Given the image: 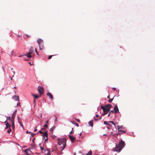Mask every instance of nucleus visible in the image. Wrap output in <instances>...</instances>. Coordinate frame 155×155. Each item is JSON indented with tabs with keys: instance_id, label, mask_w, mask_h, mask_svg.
I'll return each mask as SVG.
<instances>
[{
	"instance_id": "obj_1",
	"label": "nucleus",
	"mask_w": 155,
	"mask_h": 155,
	"mask_svg": "<svg viewBox=\"0 0 155 155\" xmlns=\"http://www.w3.org/2000/svg\"><path fill=\"white\" fill-rule=\"evenodd\" d=\"M125 142L121 140L119 142L118 146L116 144V147L113 149V150L114 151H117L120 152L125 146Z\"/></svg>"
},
{
	"instance_id": "obj_2",
	"label": "nucleus",
	"mask_w": 155,
	"mask_h": 155,
	"mask_svg": "<svg viewBox=\"0 0 155 155\" xmlns=\"http://www.w3.org/2000/svg\"><path fill=\"white\" fill-rule=\"evenodd\" d=\"M58 144L59 146L62 145V146H61L60 148L62 149L61 150H64L65 147L66 145V139L64 138L60 139L58 138Z\"/></svg>"
},
{
	"instance_id": "obj_3",
	"label": "nucleus",
	"mask_w": 155,
	"mask_h": 155,
	"mask_svg": "<svg viewBox=\"0 0 155 155\" xmlns=\"http://www.w3.org/2000/svg\"><path fill=\"white\" fill-rule=\"evenodd\" d=\"M34 52V49L33 47H31L29 50V51L26 55V56L28 58H30L32 57V54Z\"/></svg>"
},
{
	"instance_id": "obj_4",
	"label": "nucleus",
	"mask_w": 155,
	"mask_h": 155,
	"mask_svg": "<svg viewBox=\"0 0 155 155\" xmlns=\"http://www.w3.org/2000/svg\"><path fill=\"white\" fill-rule=\"evenodd\" d=\"M38 90L40 95L43 94L44 93V89L42 87H38Z\"/></svg>"
},
{
	"instance_id": "obj_5",
	"label": "nucleus",
	"mask_w": 155,
	"mask_h": 155,
	"mask_svg": "<svg viewBox=\"0 0 155 155\" xmlns=\"http://www.w3.org/2000/svg\"><path fill=\"white\" fill-rule=\"evenodd\" d=\"M43 139H45V141H46L48 140V134L47 132H45L43 134Z\"/></svg>"
},
{
	"instance_id": "obj_6",
	"label": "nucleus",
	"mask_w": 155,
	"mask_h": 155,
	"mask_svg": "<svg viewBox=\"0 0 155 155\" xmlns=\"http://www.w3.org/2000/svg\"><path fill=\"white\" fill-rule=\"evenodd\" d=\"M101 108L104 111V114H106L107 113L110 111V110H108L105 108V107L103 106H101Z\"/></svg>"
},
{
	"instance_id": "obj_7",
	"label": "nucleus",
	"mask_w": 155,
	"mask_h": 155,
	"mask_svg": "<svg viewBox=\"0 0 155 155\" xmlns=\"http://www.w3.org/2000/svg\"><path fill=\"white\" fill-rule=\"evenodd\" d=\"M17 110H15L13 113L12 116V120H11V121H14V120L15 119V117L16 114L17 113Z\"/></svg>"
},
{
	"instance_id": "obj_8",
	"label": "nucleus",
	"mask_w": 155,
	"mask_h": 155,
	"mask_svg": "<svg viewBox=\"0 0 155 155\" xmlns=\"http://www.w3.org/2000/svg\"><path fill=\"white\" fill-rule=\"evenodd\" d=\"M105 108L108 110H110V108L112 107V106L110 104H107L105 105Z\"/></svg>"
},
{
	"instance_id": "obj_9",
	"label": "nucleus",
	"mask_w": 155,
	"mask_h": 155,
	"mask_svg": "<svg viewBox=\"0 0 155 155\" xmlns=\"http://www.w3.org/2000/svg\"><path fill=\"white\" fill-rule=\"evenodd\" d=\"M37 42L39 45L44 43L43 40L40 38H38L37 39Z\"/></svg>"
},
{
	"instance_id": "obj_10",
	"label": "nucleus",
	"mask_w": 155,
	"mask_h": 155,
	"mask_svg": "<svg viewBox=\"0 0 155 155\" xmlns=\"http://www.w3.org/2000/svg\"><path fill=\"white\" fill-rule=\"evenodd\" d=\"M114 110L116 114L119 112V109L117 105H116L115 106L114 108Z\"/></svg>"
},
{
	"instance_id": "obj_11",
	"label": "nucleus",
	"mask_w": 155,
	"mask_h": 155,
	"mask_svg": "<svg viewBox=\"0 0 155 155\" xmlns=\"http://www.w3.org/2000/svg\"><path fill=\"white\" fill-rule=\"evenodd\" d=\"M69 137L71 140V141L72 143L75 140V137L71 136L70 135H69Z\"/></svg>"
},
{
	"instance_id": "obj_12",
	"label": "nucleus",
	"mask_w": 155,
	"mask_h": 155,
	"mask_svg": "<svg viewBox=\"0 0 155 155\" xmlns=\"http://www.w3.org/2000/svg\"><path fill=\"white\" fill-rule=\"evenodd\" d=\"M40 50H41L44 49V43L39 45Z\"/></svg>"
},
{
	"instance_id": "obj_13",
	"label": "nucleus",
	"mask_w": 155,
	"mask_h": 155,
	"mask_svg": "<svg viewBox=\"0 0 155 155\" xmlns=\"http://www.w3.org/2000/svg\"><path fill=\"white\" fill-rule=\"evenodd\" d=\"M47 95L52 99H53V97L50 93H48L47 94Z\"/></svg>"
},
{
	"instance_id": "obj_14",
	"label": "nucleus",
	"mask_w": 155,
	"mask_h": 155,
	"mask_svg": "<svg viewBox=\"0 0 155 155\" xmlns=\"http://www.w3.org/2000/svg\"><path fill=\"white\" fill-rule=\"evenodd\" d=\"M119 134L120 135L125 133V132L123 130H118Z\"/></svg>"
},
{
	"instance_id": "obj_15",
	"label": "nucleus",
	"mask_w": 155,
	"mask_h": 155,
	"mask_svg": "<svg viewBox=\"0 0 155 155\" xmlns=\"http://www.w3.org/2000/svg\"><path fill=\"white\" fill-rule=\"evenodd\" d=\"M46 151H47L48 152L47 153H45L46 155H51L50 151L49 149H46V150H45V152H46Z\"/></svg>"
},
{
	"instance_id": "obj_16",
	"label": "nucleus",
	"mask_w": 155,
	"mask_h": 155,
	"mask_svg": "<svg viewBox=\"0 0 155 155\" xmlns=\"http://www.w3.org/2000/svg\"><path fill=\"white\" fill-rule=\"evenodd\" d=\"M10 124H9L8 122H7L6 124V129H8V128H10Z\"/></svg>"
},
{
	"instance_id": "obj_17",
	"label": "nucleus",
	"mask_w": 155,
	"mask_h": 155,
	"mask_svg": "<svg viewBox=\"0 0 155 155\" xmlns=\"http://www.w3.org/2000/svg\"><path fill=\"white\" fill-rule=\"evenodd\" d=\"M13 97L14 98H15V101H19V97L18 96H16V95H15L14 96H13Z\"/></svg>"
},
{
	"instance_id": "obj_18",
	"label": "nucleus",
	"mask_w": 155,
	"mask_h": 155,
	"mask_svg": "<svg viewBox=\"0 0 155 155\" xmlns=\"http://www.w3.org/2000/svg\"><path fill=\"white\" fill-rule=\"evenodd\" d=\"M89 124L90 125L91 127L93 126V120H91L89 122Z\"/></svg>"
},
{
	"instance_id": "obj_19",
	"label": "nucleus",
	"mask_w": 155,
	"mask_h": 155,
	"mask_svg": "<svg viewBox=\"0 0 155 155\" xmlns=\"http://www.w3.org/2000/svg\"><path fill=\"white\" fill-rule=\"evenodd\" d=\"M11 122H12V128L14 129L15 128L14 121H12Z\"/></svg>"
},
{
	"instance_id": "obj_20",
	"label": "nucleus",
	"mask_w": 155,
	"mask_h": 155,
	"mask_svg": "<svg viewBox=\"0 0 155 155\" xmlns=\"http://www.w3.org/2000/svg\"><path fill=\"white\" fill-rule=\"evenodd\" d=\"M117 128L118 130H120V129H123V127L122 126H117Z\"/></svg>"
},
{
	"instance_id": "obj_21",
	"label": "nucleus",
	"mask_w": 155,
	"mask_h": 155,
	"mask_svg": "<svg viewBox=\"0 0 155 155\" xmlns=\"http://www.w3.org/2000/svg\"><path fill=\"white\" fill-rule=\"evenodd\" d=\"M32 95L34 97V98L35 99L39 97L38 96H37L35 94H32Z\"/></svg>"
},
{
	"instance_id": "obj_22",
	"label": "nucleus",
	"mask_w": 155,
	"mask_h": 155,
	"mask_svg": "<svg viewBox=\"0 0 155 155\" xmlns=\"http://www.w3.org/2000/svg\"><path fill=\"white\" fill-rule=\"evenodd\" d=\"M55 128V127L53 126L50 129V130L52 133L53 132Z\"/></svg>"
},
{
	"instance_id": "obj_23",
	"label": "nucleus",
	"mask_w": 155,
	"mask_h": 155,
	"mask_svg": "<svg viewBox=\"0 0 155 155\" xmlns=\"http://www.w3.org/2000/svg\"><path fill=\"white\" fill-rule=\"evenodd\" d=\"M108 122L109 123H110V124H113L115 126H116V125H115V123L113 121H109Z\"/></svg>"
},
{
	"instance_id": "obj_24",
	"label": "nucleus",
	"mask_w": 155,
	"mask_h": 155,
	"mask_svg": "<svg viewBox=\"0 0 155 155\" xmlns=\"http://www.w3.org/2000/svg\"><path fill=\"white\" fill-rule=\"evenodd\" d=\"M92 154V152L91 151H90L89 152L86 154V155H91Z\"/></svg>"
},
{
	"instance_id": "obj_25",
	"label": "nucleus",
	"mask_w": 155,
	"mask_h": 155,
	"mask_svg": "<svg viewBox=\"0 0 155 155\" xmlns=\"http://www.w3.org/2000/svg\"><path fill=\"white\" fill-rule=\"evenodd\" d=\"M29 134H30V133L31 134V136L32 137H34L35 136V134H33V133H32V132H29Z\"/></svg>"
},
{
	"instance_id": "obj_26",
	"label": "nucleus",
	"mask_w": 155,
	"mask_h": 155,
	"mask_svg": "<svg viewBox=\"0 0 155 155\" xmlns=\"http://www.w3.org/2000/svg\"><path fill=\"white\" fill-rule=\"evenodd\" d=\"M113 99H114V98H113L112 99H109V100L108 102L109 103H111V102L112 101H113Z\"/></svg>"
},
{
	"instance_id": "obj_27",
	"label": "nucleus",
	"mask_w": 155,
	"mask_h": 155,
	"mask_svg": "<svg viewBox=\"0 0 155 155\" xmlns=\"http://www.w3.org/2000/svg\"><path fill=\"white\" fill-rule=\"evenodd\" d=\"M29 151H30V150L29 149H26L25 150V153H28Z\"/></svg>"
},
{
	"instance_id": "obj_28",
	"label": "nucleus",
	"mask_w": 155,
	"mask_h": 155,
	"mask_svg": "<svg viewBox=\"0 0 155 155\" xmlns=\"http://www.w3.org/2000/svg\"><path fill=\"white\" fill-rule=\"evenodd\" d=\"M108 123H109L108 122H107L106 121H104V124L106 125H109L108 124Z\"/></svg>"
},
{
	"instance_id": "obj_29",
	"label": "nucleus",
	"mask_w": 155,
	"mask_h": 155,
	"mask_svg": "<svg viewBox=\"0 0 155 155\" xmlns=\"http://www.w3.org/2000/svg\"><path fill=\"white\" fill-rule=\"evenodd\" d=\"M18 122L21 121H20L21 120V118H20L19 117H18Z\"/></svg>"
},
{
	"instance_id": "obj_30",
	"label": "nucleus",
	"mask_w": 155,
	"mask_h": 155,
	"mask_svg": "<svg viewBox=\"0 0 155 155\" xmlns=\"http://www.w3.org/2000/svg\"><path fill=\"white\" fill-rule=\"evenodd\" d=\"M48 125L47 124H45L44 125V128L45 129L46 128H47Z\"/></svg>"
},
{
	"instance_id": "obj_31",
	"label": "nucleus",
	"mask_w": 155,
	"mask_h": 155,
	"mask_svg": "<svg viewBox=\"0 0 155 155\" xmlns=\"http://www.w3.org/2000/svg\"><path fill=\"white\" fill-rule=\"evenodd\" d=\"M40 149H41V150H42L41 152L43 153V150H44V148H43V147H40Z\"/></svg>"
},
{
	"instance_id": "obj_32",
	"label": "nucleus",
	"mask_w": 155,
	"mask_h": 155,
	"mask_svg": "<svg viewBox=\"0 0 155 155\" xmlns=\"http://www.w3.org/2000/svg\"><path fill=\"white\" fill-rule=\"evenodd\" d=\"M101 118H102L101 117H100V118L99 119H95V117H94V120H95V121H97V120H101Z\"/></svg>"
},
{
	"instance_id": "obj_33",
	"label": "nucleus",
	"mask_w": 155,
	"mask_h": 155,
	"mask_svg": "<svg viewBox=\"0 0 155 155\" xmlns=\"http://www.w3.org/2000/svg\"><path fill=\"white\" fill-rule=\"evenodd\" d=\"M114 113V111L113 110H111L110 112H109L110 114H113Z\"/></svg>"
},
{
	"instance_id": "obj_34",
	"label": "nucleus",
	"mask_w": 155,
	"mask_h": 155,
	"mask_svg": "<svg viewBox=\"0 0 155 155\" xmlns=\"http://www.w3.org/2000/svg\"><path fill=\"white\" fill-rule=\"evenodd\" d=\"M11 129H10V128H9V129H8V131H7V132H8V133H10L11 132Z\"/></svg>"
},
{
	"instance_id": "obj_35",
	"label": "nucleus",
	"mask_w": 155,
	"mask_h": 155,
	"mask_svg": "<svg viewBox=\"0 0 155 155\" xmlns=\"http://www.w3.org/2000/svg\"><path fill=\"white\" fill-rule=\"evenodd\" d=\"M75 120L78 122L79 123H80V120H79V119H76V118H75Z\"/></svg>"
},
{
	"instance_id": "obj_36",
	"label": "nucleus",
	"mask_w": 155,
	"mask_h": 155,
	"mask_svg": "<svg viewBox=\"0 0 155 155\" xmlns=\"http://www.w3.org/2000/svg\"><path fill=\"white\" fill-rule=\"evenodd\" d=\"M53 55H50L48 57V59H50L51 58H52V57L53 56Z\"/></svg>"
},
{
	"instance_id": "obj_37",
	"label": "nucleus",
	"mask_w": 155,
	"mask_h": 155,
	"mask_svg": "<svg viewBox=\"0 0 155 155\" xmlns=\"http://www.w3.org/2000/svg\"><path fill=\"white\" fill-rule=\"evenodd\" d=\"M35 52H36V53L38 55V51H37V49H36V48H35Z\"/></svg>"
},
{
	"instance_id": "obj_38",
	"label": "nucleus",
	"mask_w": 155,
	"mask_h": 155,
	"mask_svg": "<svg viewBox=\"0 0 155 155\" xmlns=\"http://www.w3.org/2000/svg\"><path fill=\"white\" fill-rule=\"evenodd\" d=\"M18 122L20 124V125L21 126L22 125H23L22 123L20 121V122Z\"/></svg>"
},
{
	"instance_id": "obj_39",
	"label": "nucleus",
	"mask_w": 155,
	"mask_h": 155,
	"mask_svg": "<svg viewBox=\"0 0 155 155\" xmlns=\"http://www.w3.org/2000/svg\"><path fill=\"white\" fill-rule=\"evenodd\" d=\"M74 124L77 127H78L79 125V124L76 123H75Z\"/></svg>"
},
{
	"instance_id": "obj_40",
	"label": "nucleus",
	"mask_w": 155,
	"mask_h": 155,
	"mask_svg": "<svg viewBox=\"0 0 155 155\" xmlns=\"http://www.w3.org/2000/svg\"><path fill=\"white\" fill-rule=\"evenodd\" d=\"M37 127L35 128V129H34V132H35L36 131H37Z\"/></svg>"
},
{
	"instance_id": "obj_41",
	"label": "nucleus",
	"mask_w": 155,
	"mask_h": 155,
	"mask_svg": "<svg viewBox=\"0 0 155 155\" xmlns=\"http://www.w3.org/2000/svg\"><path fill=\"white\" fill-rule=\"evenodd\" d=\"M39 132L41 134H43V132L41 131V130L39 131Z\"/></svg>"
},
{
	"instance_id": "obj_42",
	"label": "nucleus",
	"mask_w": 155,
	"mask_h": 155,
	"mask_svg": "<svg viewBox=\"0 0 155 155\" xmlns=\"http://www.w3.org/2000/svg\"><path fill=\"white\" fill-rule=\"evenodd\" d=\"M48 122H49V120H47L46 122H45V124H48Z\"/></svg>"
},
{
	"instance_id": "obj_43",
	"label": "nucleus",
	"mask_w": 155,
	"mask_h": 155,
	"mask_svg": "<svg viewBox=\"0 0 155 155\" xmlns=\"http://www.w3.org/2000/svg\"><path fill=\"white\" fill-rule=\"evenodd\" d=\"M12 72H13V76H12V77H14V75H15V71H12Z\"/></svg>"
},
{
	"instance_id": "obj_44",
	"label": "nucleus",
	"mask_w": 155,
	"mask_h": 155,
	"mask_svg": "<svg viewBox=\"0 0 155 155\" xmlns=\"http://www.w3.org/2000/svg\"><path fill=\"white\" fill-rule=\"evenodd\" d=\"M99 117V115H97V114H96V115H95V117Z\"/></svg>"
},
{
	"instance_id": "obj_45",
	"label": "nucleus",
	"mask_w": 155,
	"mask_h": 155,
	"mask_svg": "<svg viewBox=\"0 0 155 155\" xmlns=\"http://www.w3.org/2000/svg\"><path fill=\"white\" fill-rule=\"evenodd\" d=\"M34 103L35 104H36V100H35V99H34Z\"/></svg>"
},
{
	"instance_id": "obj_46",
	"label": "nucleus",
	"mask_w": 155,
	"mask_h": 155,
	"mask_svg": "<svg viewBox=\"0 0 155 155\" xmlns=\"http://www.w3.org/2000/svg\"><path fill=\"white\" fill-rule=\"evenodd\" d=\"M8 120H11V117H8Z\"/></svg>"
},
{
	"instance_id": "obj_47",
	"label": "nucleus",
	"mask_w": 155,
	"mask_h": 155,
	"mask_svg": "<svg viewBox=\"0 0 155 155\" xmlns=\"http://www.w3.org/2000/svg\"><path fill=\"white\" fill-rule=\"evenodd\" d=\"M35 138H34L33 140H32V142L33 143H34V140H35Z\"/></svg>"
},
{
	"instance_id": "obj_48",
	"label": "nucleus",
	"mask_w": 155,
	"mask_h": 155,
	"mask_svg": "<svg viewBox=\"0 0 155 155\" xmlns=\"http://www.w3.org/2000/svg\"><path fill=\"white\" fill-rule=\"evenodd\" d=\"M107 98L108 99H110V96L109 95L107 97Z\"/></svg>"
},
{
	"instance_id": "obj_49",
	"label": "nucleus",
	"mask_w": 155,
	"mask_h": 155,
	"mask_svg": "<svg viewBox=\"0 0 155 155\" xmlns=\"http://www.w3.org/2000/svg\"><path fill=\"white\" fill-rule=\"evenodd\" d=\"M113 89L114 91H115L116 89V88L115 87H114L113 88Z\"/></svg>"
},
{
	"instance_id": "obj_50",
	"label": "nucleus",
	"mask_w": 155,
	"mask_h": 155,
	"mask_svg": "<svg viewBox=\"0 0 155 155\" xmlns=\"http://www.w3.org/2000/svg\"><path fill=\"white\" fill-rule=\"evenodd\" d=\"M73 132H72V131H71L70 132V134H73Z\"/></svg>"
},
{
	"instance_id": "obj_51",
	"label": "nucleus",
	"mask_w": 155,
	"mask_h": 155,
	"mask_svg": "<svg viewBox=\"0 0 155 155\" xmlns=\"http://www.w3.org/2000/svg\"><path fill=\"white\" fill-rule=\"evenodd\" d=\"M116 135H118L119 134V133H116L115 134Z\"/></svg>"
},
{
	"instance_id": "obj_52",
	"label": "nucleus",
	"mask_w": 155,
	"mask_h": 155,
	"mask_svg": "<svg viewBox=\"0 0 155 155\" xmlns=\"http://www.w3.org/2000/svg\"><path fill=\"white\" fill-rule=\"evenodd\" d=\"M21 127H22L23 129H24V126H23V125H21Z\"/></svg>"
},
{
	"instance_id": "obj_53",
	"label": "nucleus",
	"mask_w": 155,
	"mask_h": 155,
	"mask_svg": "<svg viewBox=\"0 0 155 155\" xmlns=\"http://www.w3.org/2000/svg\"><path fill=\"white\" fill-rule=\"evenodd\" d=\"M111 114H110V113H109L108 115V117H109L110 115Z\"/></svg>"
},
{
	"instance_id": "obj_54",
	"label": "nucleus",
	"mask_w": 155,
	"mask_h": 155,
	"mask_svg": "<svg viewBox=\"0 0 155 155\" xmlns=\"http://www.w3.org/2000/svg\"><path fill=\"white\" fill-rule=\"evenodd\" d=\"M9 78H11V80H12V78H11L10 76H9Z\"/></svg>"
},
{
	"instance_id": "obj_55",
	"label": "nucleus",
	"mask_w": 155,
	"mask_h": 155,
	"mask_svg": "<svg viewBox=\"0 0 155 155\" xmlns=\"http://www.w3.org/2000/svg\"><path fill=\"white\" fill-rule=\"evenodd\" d=\"M29 132L28 131H27L26 132V134H28V133H29Z\"/></svg>"
},
{
	"instance_id": "obj_56",
	"label": "nucleus",
	"mask_w": 155,
	"mask_h": 155,
	"mask_svg": "<svg viewBox=\"0 0 155 155\" xmlns=\"http://www.w3.org/2000/svg\"><path fill=\"white\" fill-rule=\"evenodd\" d=\"M13 52V51H12V53ZM12 55H13L12 54Z\"/></svg>"
},
{
	"instance_id": "obj_57",
	"label": "nucleus",
	"mask_w": 155,
	"mask_h": 155,
	"mask_svg": "<svg viewBox=\"0 0 155 155\" xmlns=\"http://www.w3.org/2000/svg\"><path fill=\"white\" fill-rule=\"evenodd\" d=\"M11 70H12V71H12V70H13V68H11Z\"/></svg>"
},
{
	"instance_id": "obj_58",
	"label": "nucleus",
	"mask_w": 155,
	"mask_h": 155,
	"mask_svg": "<svg viewBox=\"0 0 155 155\" xmlns=\"http://www.w3.org/2000/svg\"><path fill=\"white\" fill-rule=\"evenodd\" d=\"M105 115V114H104V113H103V114H102V116H104V115Z\"/></svg>"
},
{
	"instance_id": "obj_59",
	"label": "nucleus",
	"mask_w": 155,
	"mask_h": 155,
	"mask_svg": "<svg viewBox=\"0 0 155 155\" xmlns=\"http://www.w3.org/2000/svg\"><path fill=\"white\" fill-rule=\"evenodd\" d=\"M19 105V102H18V103L17 104V105Z\"/></svg>"
},
{
	"instance_id": "obj_60",
	"label": "nucleus",
	"mask_w": 155,
	"mask_h": 155,
	"mask_svg": "<svg viewBox=\"0 0 155 155\" xmlns=\"http://www.w3.org/2000/svg\"><path fill=\"white\" fill-rule=\"evenodd\" d=\"M73 155H76V154L75 153H74Z\"/></svg>"
},
{
	"instance_id": "obj_61",
	"label": "nucleus",
	"mask_w": 155,
	"mask_h": 155,
	"mask_svg": "<svg viewBox=\"0 0 155 155\" xmlns=\"http://www.w3.org/2000/svg\"><path fill=\"white\" fill-rule=\"evenodd\" d=\"M22 56H21V55H20V56H19V57H22Z\"/></svg>"
},
{
	"instance_id": "obj_62",
	"label": "nucleus",
	"mask_w": 155,
	"mask_h": 155,
	"mask_svg": "<svg viewBox=\"0 0 155 155\" xmlns=\"http://www.w3.org/2000/svg\"><path fill=\"white\" fill-rule=\"evenodd\" d=\"M40 145H41V143H40L39 144V146H40V147H41V146H40Z\"/></svg>"
},
{
	"instance_id": "obj_63",
	"label": "nucleus",
	"mask_w": 155,
	"mask_h": 155,
	"mask_svg": "<svg viewBox=\"0 0 155 155\" xmlns=\"http://www.w3.org/2000/svg\"><path fill=\"white\" fill-rule=\"evenodd\" d=\"M16 88V87H14V88Z\"/></svg>"
},
{
	"instance_id": "obj_64",
	"label": "nucleus",
	"mask_w": 155,
	"mask_h": 155,
	"mask_svg": "<svg viewBox=\"0 0 155 155\" xmlns=\"http://www.w3.org/2000/svg\"><path fill=\"white\" fill-rule=\"evenodd\" d=\"M56 120H57V118H56H56H55V121H56Z\"/></svg>"
}]
</instances>
